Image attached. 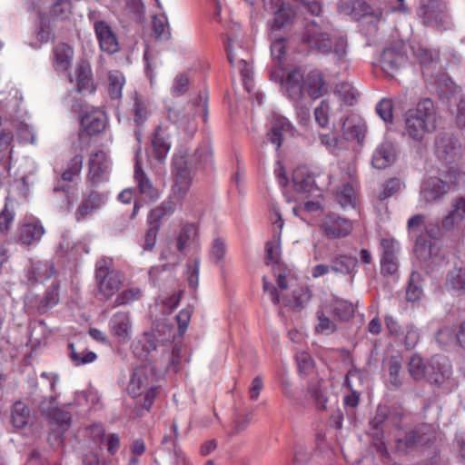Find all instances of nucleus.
<instances>
[{
    "label": "nucleus",
    "instance_id": "9b49d317",
    "mask_svg": "<svg viewBox=\"0 0 465 465\" xmlns=\"http://www.w3.org/2000/svg\"><path fill=\"white\" fill-rule=\"evenodd\" d=\"M173 185L170 196L183 203L193 179V171L186 169V163L182 157L173 158Z\"/></svg>",
    "mask_w": 465,
    "mask_h": 465
},
{
    "label": "nucleus",
    "instance_id": "a19ab883",
    "mask_svg": "<svg viewBox=\"0 0 465 465\" xmlns=\"http://www.w3.org/2000/svg\"><path fill=\"white\" fill-rule=\"evenodd\" d=\"M358 378L361 379V371L356 369H351L345 376L344 379V386L351 390V394L345 396L344 403L346 406L355 408L359 404V394L354 390L353 385L351 384V379Z\"/></svg>",
    "mask_w": 465,
    "mask_h": 465
},
{
    "label": "nucleus",
    "instance_id": "5701e85b",
    "mask_svg": "<svg viewBox=\"0 0 465 465\" xmlns=\"http://www.w3.org/2000/svg\"><path fill=\"white\" fill-rule=\"evenodd\" d=\"M396 161V151L391 142L381 143L374 151L371 163L376 169H385Z\"/></svg>",
    "mask_w": 465,
    "mask_h": 465
},
{
    "label": "nucleus",
    "instance_id": "c756f323",
    "mask_svg": "<svg viewBox=\"0 0 465 465\" xmlns=\"http://www.w3.org/2000/svg\"><path fill=\"white\" fill-rule=\"evenodd\" d=\"M198 243V229L193 223L184 224L178 234L176 247L183 253L187 249Z\"/></svg>",
    "mask_w": 465,
    "mask_h": 465
},
{
    "label": "nucleus",
    "instance_id": "bb28decb",
    "mask_svg": "<svg viewBox=\"0 0 465 465\" xmlns=\"http://www.w3.org/2000/svg\"><path fill=\"white\" fill-rule=\"evenodd\" d=\"M77 91L84 94H92L95 90L93 81L91 65L86 61H80L76 66Z\"/></svg>",
    "mask_w": 465,
    "mask_h": 465
},
{
    "label": "nucleus",
    "instance_id": "f257e3e1",
    "mask_svg": "<svg viewBox=\"0 0 465 465\" xmlns=\"http://www.w3.org/2000/svg\"><path fill=\"white\" fill-rule=\"evenodd\" d=\"M331 25L321 20L307 22L302 37V43L323 54H332L338 60H343L348 51V41L344 35H330Z\"/></svg>",
    "mask_w": 465,
    "mask_h": 465
},
{
    "label": "nucleus",
    "instance_id": "79ce46f5",
    "mask_svg": "<svg viewBox=\"0 0 465 465\" xmlns=\"http://www.w3.org/2000/svg\"><path fill=\"white\" fill-rule=\"evenodd\" d=\"M421 275L417 272H412L409 284L406 290V298L409 302H416L422 295Z\"/></svg>",
    "mask_w": 465,
    "mask_h": 465
},
{
    "label": "nucleus",
    "instance_id": "cd10ccee",
    "mask_svg": "<svg viewBox=\"0 0 465 465\" xmlns=\"http://www.w3.org/2000/svg\"><path fill=\"white\" fill-rule=\"evenodd\" d=\"M341 131L346 140H356L361 143L364 139L366 127L361 119L350 116L342 121Z\"/></svg>",
    "mask_w": 465,
    "mask_h": 465
},
{
    "label": "nucleus",
    "instance_id": "dca6fc26",
    "mask_svg": "<svg viewBox=\"0 0 465 465\" xmlns=\"http://www.w3.org/2000/svg\"><path fill=\"white\" fill-rule=\"evenodd\" d=\"M321 226L326 236L332 239L344 237L348 235L352 229L350 221L334 213L326 215Z\"/></svg>",
    "mask_w": 465,
    "mask_h": 465
},
{
    "label": "nucleus",
    "instance_id": "c03bdc74",
    "mask_svg": "<svg viewBox=\"0 0 465 465\" xmlns=\"http://www.w3.org/2000/svg\"><path fill=\"white\" fill-rule=\"evenodd\" d=\"M335 200L342 208L353 206L355 201V192L353 186L347 183L336 191Z\"/></svg>",
    "mask_w": 465,
    "mask_h": 465
},
{
    "label": "nucleus",
    "instance_id": "e2e57ef3",
    "mask_svg": "<svg viewBox=\"0 0 465 465\" xmlns=\"http://www.w3.org/2000/svg\"><path fill=\"white\" fill-rule=\"evenodd\" d=\"M252 420V414H237L232 425L231 435H237L246 430Z\"/></svg>",
    "mask_w": 465,
    "mask_h": 465
},
{
    "label": "nucleus",
    "instance_id": "7c9ffc66",
    "mask_svg": "<svg viewBox=\"0 0 465 465\" xmlns=\"http://www.w3.org/2000/svg\"><path fill=\"white\" fill-rule=\"evenodd\" d=\"M181 205V202L169 195L165 201L150 212L148 222H153L161 225V220L166 216L172 215L177 207Z\"/></svg>",
    "mask_w": 465,
    "mask_h": 465
},
{
    "label": "nucleus",
    "instance_id": "b1692460",
    "mask_svg": "<svg viewBox=\"0 0 465 465\" xmlns=\"http://www.w3.org/2000/svg\"><path fill=\"white\" fill-rule=\"evenodd\" d=\"M81 124L88 135H94L104 130L107 117L101 110H93L83 115Z\"/></svg>",
    "mask_w": 465,
    "mask_h": 465
},
{
    "label": "nucleus",
    "instance_id": "20e7f679",
    "mask_svg": "<svg viewBox=\"0 0 465 465\" xmlns=\"http://www.w3.org/2000/svg\"><path fill=\"white\" fill-rule=\"evenodd\" d=\"M39 411L49 426L48 441L52 447H58L63 442V435L71 424L69 412L61 410L54 398L45 399L39 403Z\"/></svg>",
    "mask_w": 465,
    "mask_h": 465
},
{
    "label": "nucleus",
    "instance_id": "6e6552de",
    "mask_svg": "<svg viewBox=\"0 0 465 465\" xmlns=\"http://www.w3.org/2000/svg\"><path fill=\"white\" fill-rule=\"evenodd\" d=\"M227 42L226 51L228 60L232 65H235V63L237 62V66L242 77L244 86L246 90L251 93L252 88L250 85V81L252 73V67L248 60V54H243L244 50L242 46V41L236 34L230 32L227 35Z\"/></svg>",
    "mask_w": 465,
    "mask_h": 465
},
{
    "label": "nucleus",
    "instance_id": "6ab92c4d",
    "mask_svg": "<svg viewBox=\"0 0 465 465\" xmlns=\"http://www.w3.org/2000/svg\"><path fill=\"white\" fill-rule=\"evenodd\" d=\"M174 157H182L186 163V169H191L194 174L197 169L206 168L212 163L213 150L209 145H203L197 148L191 155L179 154Z\"/></svg>",
    "mask_w": 465,
    "mask_h": 465
},
{
    "label": "nucleus",
    "instance_id": "69168bd1",
    "mask_svg": "<svg viewBox=\"0 0 465 465\" xmlns=\"http://www.w3.org/2000/svg\"><path fill=\"white\" fill-rule=\"evenodd\" d=\"M225 243L221 238H216L213 242V245L211 248V258L215 262H221L225 254Z\"/></svg>",
    "mask_w": 465,
    "mask_h": 465
},
{
    "label": "nucleus",
    "instance_id": "13d9d810",
    "mask_svg": "<svg viewBox=\"0 0 465 465\" xmlns=\"http://www.w3.org/2000/svg\"><path fill=\"white\" fill-rule=\"evenodd\" d=\"M330 105L327 101L322 100L314 110V117L321 127H327L329 124Z\"/></svg>",
    "mask_w": 465,
    "mask_h": 465
},
{
    "label": "nucleus",
    "instance_id": "052dcab7",
    "mask_svg": "<svg viewBox=\"0 0 465 465\" xmlns=\"http://www.w3.org/2000/svg\"><path fill=\"white\" fill-rule=\"evenodd\" d=\"M70 13V4L67 1H58L53 5L50 14L53 17L64 20L65 19Z\"/></svg>",
    "mask_w": 465,
    "mask_h": 465
},
{
    "label": "nucleus",
    "instance_id": "0eeeda50",
    "mask_svg": "<svg viewBox=\"0 0 465 465\" xmlns=\"http://www.w3.org/2000/svg\"><path fill=\"white\" fill-rule=\"evenodd\" d=\"M402 414L394 409H390L385 405H379L376 413L370 420V435L372 438L373 444L378 452L381 455L389 456L387 448L383 441L382 424L387 421L394 427L399 428L401 422Z\"/></svg>",
    "mask_w": 465,
    "mask_h": 465
},
{
    "label": "nucleus",
    "instance_id": "2eb2a0df",
    "mask_svg": "<svg viewBox=\"0 0 465 465\" xmlns=\"http://www.w3.org/2000/svg\"><path fill=\"white\" fill-rule=\"evenodd\" d=\"M382 257L381 261V271L383 275H393L398 272L399 260L397 253L399 244L393 239H382L381 242Z\"/></svg>",
    "mask_w": 465,
    "mask_h": 465
},
{
    "label": "nucleus",
    "instance_id": "0e129e2a",
    "mask_svg": "<svg viewBox=\"0 0 465 465\" xmlns=\"http://www.w3.org/2000/svg\"><path fill=\"white\" fill-rule=\"evenodd\" d=\"M357 6L362 12V18H371V23L378 22L381 18L382 12L380 9H372L365 2H357Z\"/></svg>",
    "mask_w": 465,
    "mask_h": 465
},
{
    "label": "nucleus",
    "instance_id": "49530a36",
    "mask_svg": "<svg viewBox=\"0 0 465 465\" xmlns=\"http://www.w3.org/2000/svg\"><path fill=\"white\" fill-rule=\"evenodd\" d=\"M308 391L313 399L314 404L319 410H325L328 401L327 391L322 389L320 382H314L309 385Z\"/></svg>",
    "mask_w": 465,
    "mask_h": 465
},
{
    "label": "nucleus",
    "instance_id": "a18cd8bd",
    "mask_svg": "<svg viewBox=\"0 0 465 465\" xmlns=\"http://www.w3.org/2000/svg\"><path fill=\"white\" fill-rule=\"evenodd\" d=\"M401 189V182L398 178H391L381 185V191L377 195V200L383 203L388 198L395 195Z\"/></svg>",
    "mask_w": 465,
    "mask_h": 465
},
{
    "label": "nucleus",
    "instance_id": "4be33fe9",
    "mask_svg": "<svg viewBox=\"0 0 465 465\" xmlns=\"http://www.w3.org/2000/svg\"><path fill=\"white\" fill-rule=\"evenodd\" d=\"M94 30L101 50L114 54L116 52V36L112 28L105 22L99 21L94 24Z\"/></svg>",
    "mask_w": 465,
    "mask_h": 465
},
{
    "label": "nucleus",
    "instance_id": "7ed1b4c3",
    "mask_svg": "<svg viewBox=\"0 0 465 465\" xmlns=\"http://www.w3.org/2000/svg\"><path fill=\"white\" fill-rule=\"evenodd\" d=\"M436 129V113L433 102L423 99L405 114V133L416 142H421L426 134Z\"/></svg>",
    "mask_w": 465,
    "mask_h": 465
},
{
    "label": "nucleus",
    "instance_id": "3c124183",
    "mask_svg": "<svg viewBox=\"0 0 465 465\" xmlns=\"http://www.w3.org/2000/svg\"><path fill=\"white\" fill-rule=\"evenodd\" d=\"M59 302L58 284H53L52 289L46 292L45 296L42 299L38 305V311L42 313L45 312L49 308L54 306Z\"/></svg>",
    "mask_w": 465,
    "mask_h": 465
},
{
    "label": "nucleus",
    "instance_id": "e433bc0d",
    "mask_svg": "<svg viewBox=\"0 0 465 465\" xmlns=\"http://www.w3.org/2000/svg\"><path fill=\"white\" fill-rule=\"evenodd\" d=\"M277 221L274 223V226L279 229V232L277 234V238L274 242H268L266 243V257L265 262L266 264H270V262H278L280 258V234L281 230L283 226V221L279 213H276Z\"/></svg>",
    "mask_w": 465,
    "mask_h": 465
},
{
    "label": "nucleus",
    "instance_id": "8fccbe9b",
    "mask_svg": "<svg viewBox=\"0 0 465 465\" xmlns=\"http://www.w3.org/2000/svg\"><path fill=\"white\" fill-rule=\"evenodd\" d=\"M153 33L158 39H169L171 34L167 17L163 15H154L153 19Z\"/></svg>",
    "mask_w": 465,
    "mask_h": 465
},
{
    "label": "nucleus",
    "instance_id": "72a5a7b5",
    "mask_svg": "<svg viewBox=\"0 0 465 465\" xmlns=\"http://www.w3.org/2000/svg\"><path fill=\"white\" fill-rule=\"evenodd\" d=\"M445 287L448 291L463 294L465 292V270L462 268H453L446 277Z\"/></svg>",
    "mask_w": 465,
    "mask_h": 465
},
{
    "label": "nucleus",
    "instance_id": "393cba45",
    "mask_svg": "<svg viewBox=\"0 0 465 465\" xmlns=\"http://www.w3.org/2000/svg\"><path fill=\"white\" fill-rule=\"evenodd\" d=\"M134 179L138 184L139 192L144 197L154 202L160 198V191L153 186L152 181L145 174L137 160L134 166Z\"/></svg>",
    "mask_w": 465,
    "mask_h": 465
},
{
    "label": "nucleus",
    "instance_id": "09e8293b",
    "mask_svg": "<svg viewBox=\"0 0 465 465\" xmlns=\"http://www.w3.org/2000/svg\"><path fill=\"white\" fill-rule=\"evenodd\" d=\"M332 312L340 321H347L353 316L354 307L346 301L337 300L332 304Z\"/></svg>",
    "mask_w": 465,
    "mask_h": 465
},
{
    "label": "nucleus",
    "instance_id": "9d476101",
    "mask_svg": "<svg viewBox=\"0 0 465 465\" xmlns=\"http://www.w3.org/2000/svg\"><path fill=\"white\" fill-rule=\"evenodd\" d=\"M408 371L410 375L415 381L426 379L430 383H442L446 370H441L440 362L432 360L430 364H426L419 354H413L408 362Z\"/></svg>",
    "mask_w": 465,
    "mask_h": 465
},
{
    "label": "nucleus",
    "instance_id": "473e14b6",
    "mask_svg": "<svg viewBox=\"0 0 465 465\" xmlns=\"http://www.w3.org/2000/svg\"><path fill=\"white\" fill-rule=\"evenodd\" d=\"M44 233V227L39 223H27L19 228L18 239L21 243L30 245L39 241Z\"/></svg>",
    "mask_w": 465,
    "mask_h": 465
},
{
    "label": "nucleus",
    "instance_id": "c85d7f7f",
    "mask_svg": "<svg viewBox=\"0 0 465 465\" xmlns=\"http://www.w3.org/2000/svg\"><path fill=\"white\" fill-rule=\"evenodd\" d=\"M292 125L289 120L283 116H277L274 118L272 127L267 133V138L279 149L282 143V134L284 133H292Z\"/></svg>",
    "mask_w": 465,
    "mask_h": 465
},
{
    "label": "nucleus",
    "instance_id": "a878e982",
    "mask_svg": "<svg viewBox=\"0 0 465 465\" xmlns=\"http://www.w3.org/2000/svg\"><path fill=\"white\" fill-rule=\"evenodd\" d=\"M53 66L56 72H66L74 58V49L65 43H58L53 50Z\"/></svg>",
    "mask_w": 465,
    "mask_h": 465
},
{
    "label": "nucleus",
    "instance_id": "ea45409f",
    "mask_svg": "<svg viewBox=\"0 0 465 465\" xmlns=\"http://www.w3.org/2000/svg\"><path fill=\"white\" fill-rule=\"evenodd\" d=\"M462 220L456 218L453 214L449 213L441 221V227L437 229L436 232L433 229H427L428 234L433 239L440 238L443 232L453 231L458 228L461 223Z\"/></svg>",
    "mask_w": 465,
    "mask_h": 465
},
{
    "label": "nucleus",
    "instance_id": "f704fd0d",
    "mask_svg": "<svg viewBox=\"0 0 465 465\" xmlns=\"http://www.w3.org/2000/svg\"><path fill=\"white\" fill-rule=\"evenodd\" d=\"M438 150L444 155L445 160H450L460 153L461 143L453 136H443L437 141Z\"/></svg>",
    "mask_w": 465,
    "mask_h": 465
},
{
    "label": "nucleus",
    "instance_id": "37998d69",
    "mask_svg": "<svg viewBox=\"0 0 465 465\" xmlns=\"http://www.w3.org/2000/svg\"><path fill=\"white\" fill-rule=\"evenodd\" d=\"M334 93L341 99L345 104L352 105L357 99V90L347 82H341L336 84Z\"/></svg>",
    "mask_w": 465,
    "mask_h": 465
},
{
    "label": "nucleus",
    "instance_id": "de8ad7c7",
    "mask_svg": "<svg viewBox=\"0 0 465 465\" xmlns=\"http://www.w3.org/2000/svg\"><path fill=\"white\" fill-rule=\"evenodd\" d=\"M132 325L125 312H118V343H124L131 339Z\"/></svg>",
    "mask_w": 465,
    "mask_h": 465
},
{
    "label": "nucleus",
    "instance_id": "a211bd4d",
    "mask_svg": "<svg viewBox=\"0 0 465 465\" xmlns=\"http://www.w3.org/2000/svg\"><path fill=\"white\" fill-rule=\"evenodd\" d=\"M406 56L395 47L385 48L381 55V69L393 77L399 69L406 64Z\"/></svg>",
    "mask_w": 465,
    "mask_h": 465
},
{
    "label": "nucleus",
    "instance_id": "4468645a",
    "mask_svg": "<svg viewBox=\"0 0 465 465\" xmlns=\"http://www.w3.org/2000/svg\"><path fill=\"white\" fill-rule=\"evenodd\" d=\"M113 260L103 259L96 265V280L99 291L105 297H112L116 289V282L112 270Z\"/></svg>",
    "mask_w": 465,
    "mask_h": 465
},
{
    "label": "nucleus",
    "instance_id": "423d86ee",
    "mask_svg": "<svg viewBox=\"0 0 465 465\" xmlns=\"http://www.w3.org/2000/svg\"><path fill=\"white\" fill-rule=\"evenodd\" d=\"M436 440V430L432 425L420 424L395 435V449L401 453H410L422 450Z\"/></svg>",
    "mask_w": 465,
    "mask_h": 465
},
{
    "label": "nucleus",
    "instance_id": "5fc2aeb1",
    "mask_svg": "<svg viewBox=\"0 0 465 465\" xmlns=\"http://www.w3.org/2000/svg\"><path fill=\"white\" fill-rule=\"evenodd\" d=\"M124 12L136 23L143 20V5L141 0H126Z\"/></svg>",
    "mask_w": 465,
    "mask_h": 465
},
{
    "label": "nucleus",
    "instance_id": "ddd939ff",
    "mask_svg": "<svg viewBox=\"0 0 465 465\" xmlns=\"http://www.w3.org/2000/svg\"><path fill=\"white\" fill-rule=\"evenodd\" d=\"M196 115H202L203 121L204 123L207 122V96L204 94H198V96L193 101L191 108L187 113H184L182 110L180 122H177L175 124H177L178 127L184 129L185 131L194 132L195 126H191V123Z\"/></svg>",
    "mask_w": 465,
    "mask_h": 465
},
{
    "label": "nucleus",
    "instance_id": "39448f33",
    "mask_svg": "<svg viewBox=\"0 0 465 465\" xmlns=\"http://www.w3.org/2000/svg\"><path fill=\"white\" fill-rule=\"evenodd\" d=\"M151 374L152 369L149 365L140 366L134 371L130 382L127 386V392L133 398H136L145 393L143 402L137 403L135 406L137 416H143L144 411H150L156 395L157 388L151 385Z\"/></svg>",
    "mask_w": 465,
    "mask_h": 465
},
{
    "label": "nucleus",
    "instance_id": "f8f14e48",
    "mask_svg": "<svg viewBox=\"0 0 465 465\" xmlns=\"http://www.w3.org/2000/svg\"><path fill=\"white\" fill-rule=\"evenodd\" d=\"M446 10V5L441 0H429L420 5L418 15L426 26L439 27L445 23Z\"/></svg>",
    "mask_w": 465,
    "mask_h": 465
},
{
    "label": "nucleus",
    "instance_id": "c9c22d12",
    "mask_svg": "<svg viewBox=\"0 0 465 465\" xmlns=\"http://www.w3.org/2000/svg\"><path fill=\"white\" fill-rule=\"evenodd\" d=\"M90 437L94 442L102 448L106 447L109 452L114 454L115 452V444L114 435H111L108 439L104 438V430L101 424H94L89 428Z\"/></svg>",
    "mask_w": 465,
    "mask_h": 465
},
{
    "label": "nucleus",
    "instance_id": "412c9836",
    "mask_svg": "<svg viewBox=\"0 0 465 465\" xmlns=\"http://www.w3.org/2000/svg\"><path fill=\"white\" fill-rule=\"evenodd\" d=\"M108 170V161L104 151L92 153L89 159L88 178L93 183H97L105 178Z\"/></svg>",
    "mask_w": 465,
    "mask_h": 465
},
{
    "label": "nucleus",
    "instance_id": "4d7b16f0",
    "mask_svg": "<svg viewBox=\"0 0 465 465\" xmlns=\"http://www.w3.org/2000/svg\"><path fill=\"white\" fill-rule=\"evenodd\" d=\"M376 112L385 123H392V101L391 99L381 100L376 106Z\"/></svg>",
    "mask_w": 465,
    "mask_h": 465
},
{
    "label": "nucleus",
    "instance_id": "864d4df0",
    "mask_svg": "<svg viewBox=\"0 0 465 465\" xmlns=\"http://www.w3.org/2000/svg\"><path fill=\"white\" fill-rule=\"evenodd\" d=\"M83 156H74L68 163L66 170L63 173L62 178L64 181L71 182L74 177L78 175L82 170Z\"/></svg>",
    "mask_w": 465,
    "mask_h": 465
},
{
    "label": "nucleus",
    "instance_id": "58836bf2",
    "mask_svg": "<svg viewBox=\"0 0 465 465\" xmlns=\"http://www.w3.org/2000/svg\"><path fill=\"white\" fill-rule=\"evenodd\" d=\"M295 12L288 5H282L274 13V19L272 24V31L280 30L283 26L292 24L294 18Z\"/></svg>",
    "mask_w": 465,
    "mask_h": 465
},
{
    "label": "nucleus",
    "instance_id": "1a4fd4ad",
    "mask_svg": "<svg viewBox=\"0 0 465 465\" xmlns=\"http://www.w3.org/2000/svg\"><path fill=\"white\" fill-rule=\"evenodd\" d=\"M459 173L450 170L443 178L430 177L422 183L420 198L426 203H432L447 193L459 180Z\"/></svg>",
    "mask_w": 465,
    "mask_h": 465
},
{
    "label": "nucleus",
    "instance_id": "680f3d73",
    "mask_svg": "<svg viewBox=\"0 0 465 465\" xmlns=\"http://www.w3.org/2000/svg\"><path fill=\"white\" fill-rule=\"evenodd\" d=\"M148 223L149 229L147 230L144 236L143 248L145 250L151 251L155 245L157 233L161 226L160 224L154 223L153 222H148Z\"/></svg>",
    "mask_w": 465,
    "mask_h": 465
},
{
    "label": "nucleus",
    "instance_id": "f03ea898",
    "mask_svg": "<svg viewBox=\"0 0 465 465\" xmlns=\"http://www.w3.org/2000/svg\"><path fill=\"white\" fill-rule=\"evenodd\" d=\"M305 92L314 100L327 93L326 81L320 70H312L306 75L301 68H294L288 73L284 83V94L287 97L298 103L303 98Z\"/></svg>",
    "mask_w": 465,
    "mask_h": 465
},
{
    "label": "nucleus",
    "instance_id": "f3484780",
    "mask_svg": "<svg viewBox=\"0 0 465 465\" xmlns=\"http://www.w3.org/2000/svg\"><path fill=\"white\" fill-rule=\"evenodd\" d=\"M293 183L298 192L308 193L314 197L321 196V190L316 183L315 175L306 167H298L293 172Z\"/></svg>",
    "mask_w": 465,
    "mask_h": 465
},
{
    "label": "nucleus",
    "instance_id": "2f4dec72",
    "mask_svg": "<svg viewBox=\"0 0 465 465\" xmlns=\"http://www.w3.org/2000/svg\"><path fill=\"white\" fill-rule=\"evenodd\" d=\"M358 260L347 254L335 255L331 259V269L335 274L348 275L355 269Z\"/></svg>",
    "mask_w": 465,
    "mask_h": 465
},
{
    "label": "nucleus",
    "instance_id": "6e6d98bb",
    "mask_svg": "<svg viewBox=\"0 0 465 465\" xmlns=\"http://www.w3.org/2000/svg\"><path fill=\"white\" fill-rule=\"evenodd\" d=\"M401 368L402 364L401 358L391 357L390 359L388 366L390 382L395 387H399L401 384V379L400 377Z\"/></svg>",
    "mask_w": 465,
    "mask_h": 465
},
{
    "label": "nucleus",
    "instance_id": "bf43d9fd",
    "mask_svg": "<svg viewBox=\"0 0 465 465\" xmlns=\"http://www.w3.org/2000/svg\"><path fill=\"white\" fill-rule=\"evenodd\" d=\"M317 318L319 323L316 326V331L318 333L330 334L335 331L336 325L330 320L322 312H317Z\"/></svg>",
    "mask_w": 465,
    "mask_h": 465
},
{
    "label": "nucleus",
    "instance_id": "603ef678",
    "mask_svg": "<svg viewBox=\"0 0 465 465\" xmlns=\"http://www.w3.org/2000/svg\"><path fill=\"white\" fill-rule=\"evenodd\" d=\"M437 342L441 347H448L456 342L455 330L450 326L440 328L435 335Z\"/></svg>",
    "mask_w": 465,
    "mask_h": 465
},
{
    "label": "nucleus",
    "instance_id": "4c0bfd02",
    "mask_svg": "<svg viewBox=\"0 0 465 465\" xmlns=\"http://www.w3.org/2000/svg\"><path fill=\"white\" fill-rule=\"evenodd\" d=\"M11 420L15 427L18 429L25 427L30 420L29 408L22 401L15 402L12 409Z\"/></svg>",
    "mask_w": 465,
    "mask_h": 465
},
{
    "label": "nucleus",
    "instance_id": "338daca9",
    "mask_svg": "<svg viewBox=\"0 0 465 465\" xmlns=\"http://www.w3.org/2000/svg\"><path fill=\"white\" fill-rule=\"evenodd\" d=\"M134 111L135 122L143 123L146 119L148 112L145 104L137 94L134 97Z\"/></svg>",
    "mask_w": 465,
    "mask_h": 465
},
{
    "label": "nucleus",
    "instance_id": "774afa93",
    "mask_svg": "<svg viewBox=\"0 0 465 465\" xmlns=\"http://www.w3.org/2000/svg\"><path fill=\"white\" fill-rule=\"evenodd\" d=\"M450 213L456 216V218H460V220H465V198L464 197H456L451 201L450 211Z\"/></svg>",
    "mask_w": 465,
    "mask_h": 465
},
{
    "label": "nucleus",
    "instance_id": "aec40b11",
    "mask_svg": "<svg viewBox=\"0 0 465 465\" xmlns=\"http://www.w3.org/2000/svg\"><path fill=\"white\" fill-rule=\"evenodd\" d=\"M153 155L159 162L162 163L165 160L171 143L166 128L159 124L153 134L152 137Z\"/></svg>",
    "mask_w": 465,
    "mask_h": 465
}]
</instances>
